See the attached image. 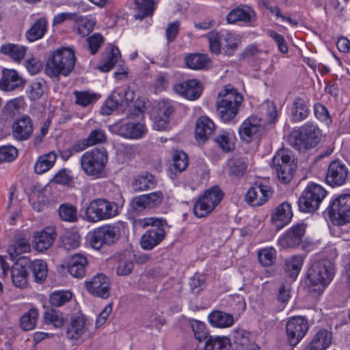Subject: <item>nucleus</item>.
I'll list each match as a JSON object with an SVG mask.
<instances>
[{
  "instance_id": "nucleus-1",
  "label": "nucleus",
  "mask_w": 350,
  "mask_h": 350,
  "mask_svg": "<svg viewBox=\"0 0 350 350\" xmlns=\"http://www.w3.org/2000/svg\"><path fill=\"white\" fill-rule=\"evenodd\" d=\"M75 60V51L72 47L57 49L47 59L45 67L46 74L57 80L61 76L67 77L74 69Z\"/></svg>"
},
{
  "instance_id": "nucleus-2",
  "label": "nucleus",
  "mask_w": 350,
  "mask_h": 350,
  "mask_svg": "<svg viewBox=\"0 0 350 350\" xmlns=\"http://www.w3.org/2000/svg\"><path fill=\"white\" fill-rule=\"evenodd\" d=\"M334 267L329 260L314 262L308 272L309 291L314 296L323 293L334 278Z\"/></svg>"
},
{
  "instance_id": "nucleus-3",
  "label": "nucleus",
  "mask_w": 350,
  "mask_h": 350,
  "mask_svg": "<svg viewBox=\"0 0 350 350\" xmlns=\"http://www.w3.org/2000/svg\"><path fill=\"white\" fill-rule=\"evenodd\" d=\"M217 110L220 120L225 123L237 116L243 98L237 90L230 85H225L218 93Z\"/></svg>"
},
{
  "instance_id": "nucleus-4",
  "label": "nucleus",
  "mask_w": 350,
  "mask_h": 350,
  "mask_svg": "<svg viewBox=\"0 0 350 350\" xmlns=\"http://www.w3.org/2000/svg\"><path fill=\"white\" fill-rule=\"evenodd\" d=\"M107 161V152L105 149L93 148L82 154L80 164L87 176L98 179L105 176Z\"/></svg>"
},
{
  "instance_id": "nucleus-5",
  "label": "nucleus",
  "mask_w": 350,
  "mask_h": 350,
  "mask_svg": "<svg viewBox=\"0 0 350 350\" xmlns=\"http://www.w3.org/2000/svg\"><path fill=\"white\" fill-rule=\"evenodd\" d=\"M120 207L117 203L104 198L92 200L85 211V219L92 223L107 220L117 216Z\"/></svg>"
},
{
  "instance_id": "nucleus-6",
  "label": "nucleus",
  "mask_w": 350,
  "mask_h": 350,
  "mask_svg": "<svg viewBox=\"0 0 350 350\" xmlns=\"http://www.w3.org/2000/svg\"><path fill=\"white\" fill-rule=\"evenodd\" d=\"M206 37L208 40L210 51L215 54L220 53L221 49L225 53L231 54L241 43L239 35L226 30L219 32L211 31Z\"/></svg>"
},
{
  "instance_id": "nucleus-7",
  "label": "nucleus",
  "mask_w": 350,
  "mask_h": 350,
  "mask_svg": "<svg viewBox=\"0 0 350 350\" xmlns=\"http://www.w3.org/2000/svg\"><path fill=\"white\" fill-rule=\"evenodd\" d=\"M322 133L318 126L311 122L305 123L297 135H292L290 143L299 151L316 146L321 141Z\"/></svg>"
},
{
  "instance_id": "nucleus-8",
  "label": "nucleus",
  "mask_w": 350,
  "mask_h": 350,
  "mask_svg": "<svg viewBox=\"0 0 350 350\" xmlns=\"http://www.w3.org/2000/svg\"><path fill=\"white\" fill-rule=\"evenodd\" d=\"M326 196L327 191L321 185L314 183H309L299 198V211L304 213L317 211Z\"/></svg>"
},
{
  "instance_id": "nucleus-9",
  "label": "nucleus",
  "mask_w": 350,
  "mask_h": 350,
  "mask_svg": "<svg viewBox=\"0 0 350 350\" xmlns=\"http://www.w3.org/2000/svg\"><path fill=\"white\" fill-rule=\"evenodd\" d=\"M124 222L107 224L96 228L91 236L90 244L96 250H99L103 245H111L115 243L121 234L122 228H124Z\"/></svg>"
},
{
  "instance_id": "nucleus-10",
  "label": "nucleus",
  "mask_w": 350,
  "mask_h": 350,
  "mask_svg": "<svg viewBox=\"0 0 350 350\" xmlns=\"http://www.w3.org/2000/svg\"><path fill=\"white\" fill-rule=\"evenodd\" d=\"M223 198V193L217 186L212 187L205 191L196 201L193 211L198 218H202L210 214L219 204Z\"/></svg>"
},
{
  "instance_id": "nucleus-11",
  "label": "nucleus",
  "mask_w": 350,
  "mask_h": 350,
  "mask_svg": "<svg viewBox=\"0 0 350 350\" xmlns=\"http://www.w3.org/2000/svg\"><path fill=\"white\" fill-rule=\"evenodd\" d=\"M273 165L281 182L287 183L291 180L295 165L290 150H278L273 158Z\"/></svg>"
},
{
  "instance_id": "nucleus-12",
  "label": "nucleus",
  "mask_w": 350,
  "mask_h": 350,
  "mask_svg": "<svg viewBox=\"0 0 350 350\" xmlns=\"http://www.w3.org/2000/svg\"><path fill=\"white\" fill-rule=\"evenodd\" d=\"M332 221L342 226L350 222V194L338 196L330 204L328 211Z\"/></svg>"
},
{
  "instance_id": "nucleus-13",
  "label": "nucleus",
  "mask_w": 350,
  "mask_h": 350,
  "mask_svg": "<svg viewBox=\"0 0 350 350\" xmlns=\"http://www.w3.org/2000/svg\"><path fill=\"white\" fill-rule=\"evenodd\" d=\"M176 110V104L169 99L159 100L152 116V127L157 131H165L168 128L170 117Z\"/></svg>"
},
{
  "instance_id": "nucleus-14",
  "label": "nucleus",
  "mask_w": 350,
  "mask_h": 350,
  "mask_svg": "<svg viewBox=\"0 0 350 350\" xmlns=\"http://www.w3.org/2000/svg\"><path fill=\"white\" fill-rule=\"evenodd\" d=\"M262 130L261 118L252 115L241 124L238 132L242 141L250 143L256 139Z\"/></svg>"
},
{
  "instance_id": "nucleus-15",
  "label": "nucleus",
  "mask_w": 350,
  "mask_h": 350,
  "mask_svg": "<svg viewBox=\"0 0 350 350\" xmlns=\"http://www.w3.org/2000/svg\"><path fill=\"white\" fill-rule=\"evenodd\" d=\"M273 191L270 187L261 183H255L247 190L245 198L246 202L252 206H260L267 202Z\"/></svg>"
},
{
  "instance_id": "nucleus-16",
  "label": "nucleus",
  "mask_w": 350,
  "mask_h": 350,
  "mask_svg": "<svg viewBox=\"0 0 350 350\" xmlns=\"http://www.w3.org/2000/svg\"><path fill=\"white\" fill-rule=\"evenodd\" d=\"M287 340L291 346L297 345L308 329V322L301 317H291L286 325Z\"/></svg>"
},
{
  "instance_id": "nucleus-17",
  "label": "nucleus",
  "mask_w": 350,
  "mask_h": 350,
  "mask_svg": "<svg viewBox=\"0 0 350 350\" xmlns=\"http://www.w3.org/2000/svg\"><path fill=\"white\" fill-rule=\"evenodd\" d=\"M306 230L304 224L293 225L278 239V245L281 249L293 248L298 246L302 241Z\"/></svg>"
},
{
  "instance_id": "nucleus-18",
  "label": "nucleus",
  "mask_w": 350,
  "mask_h": 350,
  "mask_svg": "<svg viewBox=\"0 0 350 350\" xmlns=\"http://www.w3.org/2000/svg\"><path fill=\"white\" fill-rule=\"evenodd\" d=\"M174 91L180 96L189 100H196L200 97L203 88L197 79H189L174 85Z\"/></svg>"
},
{
  "instance_id": "nucleus-19",
  "label": "nucleus",
  "mask_w": 350,
  "mask_h": 350,
  "mask_svg": "<svg viewBox=\"0 0 350 350\" xmlns=\"http://www.w3.org/2000/svg\"><path fill=\"white\" fill-rule=\"evenodd\" d=\"M348 174V168L345 163L338 160L333 161L328 167L325 181L332 187L341 186L346 182Z\"/></svg>"
},
{
  "instance_id": "nucleus-20",
  "label": "nucleus",
  "mask_w": 350,
  "mask_h": 350,
  "mask_svg": "<svg viewBox=\"0 0 350 350\" xmlns=\"http://www.w3.org/2000/svg\"><path fill=\"white\" fill-rule=\"evenodd\" d=\"M293 216L291 204L284 202L272 210L270 220L277 230H280L291 222Z\"/></svg>"
},
{
  "instance_id": "nucleus-21",
  "label": "nucleus",
  "mask_w": 350,
  "mask_h": 350,
  "mask_svg": "<svg viewBox=\"0 0 350 350\" xmlns=\"http://www.w3.org/2000/svg\"><path fill=\"white\" fill-rule=\"evenodd\" d=\"M57 237L53 226H47L44 229L36 231L33 235V244L35 250L39 252H44L49 250L53 244Z\"/></svg>"
},
{
  "instance_id": "nucleus-22",
  "label": "nucleus",
  "mask_w": 350,
  "mask_h": 350,
  "mask_svg": "<svg viewBox=\"0 0 350 350\" xmlns=\"http://www.w3.org/2000/svg\"><path fill=\"white\" fill-rule=\"evenodd\" d=\"M109 279L104 274L99 273L85 281L88 291L93 295L106 299L109 295Z\"/></svg>"
},
{
  "instance_id": "nucleus-23",
  "label": "nucleus",
  "mask_w": 350,
  "mask_h": 350,
  "mask_svg": "<svg viewBox=\"0 0 350 350\" xmlns=\"http://www.w3.org/2000/svg\"><path fill=\"white\" fill-rule=\"evenodd\" d=\"M30 263L29 258H21L20 262H15L11 269V278L12 284L21 289L27 288L28 272L27 267Z\"/></svg>"
},
{
  "instance_id": "nucleus-24",
  "label": "nucleus",
  "mask_w": 350,
  "mask_h": 350,
  "mask_svg": "<svg viewBox=\"0 0 350 350\" xmlns=\"http://www.w3.org/2000/svg\"><path fill=\"white\" fill-rule=\"evenodd\" d=\"M33 131L32 120L27 116L15 120L12 126V136L18 141L27 140L32 135Z\"/></svg>"
},
{
  "instance_id": "nucleus-25",
  "label": "nucleus",
  "mask_w": 350,
  "mask_h": 350,
  "mask_svg": "<svg viewBox=\"0 0 350 350\" xmlns=\"http://www.w3.org/2000/svg\"><path fill=\"white\" fill-rule=\"evenodd\" d=\"M165 226L151 227L140 239V246L145 250H151L158 245L165 237Z\"/></svg>"
},
{
  "instance_id": "nucleus-26",
  "label": "nucleus",
  "mask_w": 350,
  "mask_h": 350,
  "mask_svg": "<svg viewBox=\"0 0 350 350\" xmlns=\"http://www.w3.org/2000/svg\"><path fill=\"white\" fill-rule=\"evenodd\" d=\"M29 239L25 235H18L14 242L8 247V253L12 261L20 262L21 258H28L23 254L30 252Z\"/></svg>"
},
{
  "instance_id": "nucleus-27",
  "label": "nucleus",
  "mask_w": 350,
  "mask_h": 350,
  "mask_svg": "<svg viewBox=\"0 0 350 350\" xmlns=\"http://www.w3.org/2000/svg\"><path fill=\"white\" fill-rule=\"evenodd\" d=\"M21 211L19 191L16 186H12L9 192L6 213L11 224H14L16 221L20 218Z\"/></svg>"
},
{
  "instance_id": "nucleus-28",
  "label": "nucleus",
  "mask_w": 350,
  "mask_h": 350,
  "mask_svg": "<svg viewBox=\"0 0 350 350\" xmlns=\"http://www.w3.org/2000/svg\"><path fill=\"white\" fill-rule=\"evenodd\" d=\"M2 78L0 80V90L3 91H12L16 88L23 87L24 80L14 69H3Z\"/></svg>"
},
{
  "instance_id": "nucleus-29",
  "label": "nucleus",
  "mask_w": 350,
  "mask_h": 350,
  "mask_svg": "<svg viewBox=\"0 0 350 350\" xmlns=\"http://www.w3.org/2000/svg\"><path fill=\"white\" fill-rule=\"evenodd\" d=\"M86 321L83 314H76L71 317L67 325L66 336L72 340L81 338L86 332Z\"/></svg>"
},
{
  "instance_id": "nucleus-30",
  "label": "nucleus",
  "mask_w": 350,
  "mask_h": 350,
  "mask_svg": "<svg viewBox=\"0 0 350 350\" xmlns=\"http://www.w3.org/2000/svg\"><path fill=\"white\" fill-rule=\"evenodd\" d=\"M88 263V260L85 255L75 254L68 259L66 269L72 277L82 278L85 275V267Z\"/></svg>"
},
{
  "instance_id": "nucleus-31",
  "label": "nucleus",
  "mask_w": 350,
  "mask_h": 350,
  "mask_svg": "<svg viewBox=\"0 0 350 350\" xmlns=\"http://www.w3.org/2000/svg\"><path fill=\"white\" fill-rule=\"evenodd\" d=\"M332 333L325 329L318 331L304 350H326L332 344Z\"/></svg>"
},
{
  "instance_id": "nucleus-32",
  "label": "nucleus",
  "mask_w": 350,
  "mask_h": 350,
  "mask_svg": "<svg viewBox=\"0 0 350 350\" xmlns=\"http://www.w3.org/2000/svg\"><path fill=\"white\" fill-rule=\"evenodd\" d=\"M163 200L161 191H154L134 198L133 204L136 208H152L159 206Z\"/></svg>"
},
{
  "instance_id": "nucleus-33",
  "label": "nucleus",
  "mask_w": 350,
  "mask_h": 350,
  "mask_svg": "<svg viewBox=\"0 0 350 350\" xmlns=\"http://www.w3.org/2000/svg\"><path fill=\"white\" fill-rule=\"evenodd\" d=\"M255 18V12L250 7H237L232 10L226 16L228 24H234L238 22L250 23Z\"/></svg>"
},
{
  "instance_id": "nucleus-34",
  "label": "nucleus",
  "mask_w": 350,
  "mask_h": 350,
  "mask_svg": "<svg viewBox=\"0 0 350 350\" xmlns=\"http://www.w3.org/2000/svg\"><path fill=\"white\" fill-rule=\"evenodd\" d=\"M215 129L214 122L208 116L200 117L196 121L195 135L199 142H204L213 133Z\"/></svg>"
},
{
  "instance_id": "nucleus-35",
  "label": "nucleus",
  "mask_w": 350,
  "mask_h": 350,
  "mask_svg": "<svg viewBox=\"0 0 350 350\" xmlns=\"http://www.w3.org/2000/svg\"><path fill=\"white\" fill-rule=\"evenodd\" d=\"M120 58V51L116 46H111L102 55L101 60L97 68L103 72L110 71Z\"/></svg>"
},
{
  "instance_id": "nucleus-36",
  "label": "nucleus",
  "mask_w": 350,
  "mask_h": 350,
  "mask_svg": "<svg viewBox=\"0 0 350 350\" xmlns=\"http://www.w3.org/2000/svg\"><path fill=\"white\" fill-rule=\"evenodd\" d=\"M187 68L193 70H202L208 68L211 60L207 55L202 53H191L184 58Z\"/></svg>"
},
{
  "instance_id": "nucleus-37",
  "label": "nucleus",
  "mask_w": 350,
  "mask_h": 350,
  "mask_svg": "<svg viewBox=\"0 0 350 350\" xmlns=\"http://www.w3.org/2000/svg\"><path fill=\"white\" fill-rule=\"evenodd\" d=\"M146 131V127L142 122H129L122 124L119 129L120 135L129 139H139Z\"/></svg>"
},
{
  "instance_id": "nucleus-38",
  "label": "nucleus",
  "mask_w": 350,
  "mask_h": 350,
  "mask_svg": "<svg viewBox=\"0 0 350 350\" xmlns=\"http://www.w3.org/2000/svg\"><path fill=\"white\" fill-rule=\"evenodd\" d=\"M230 341L226 336H209L204 343L198 344L196 350H229Z\"/></svg>"
},
{
  "instance_id": "nucleus-39",
  "label": "nucleus",
  "mask_w": 350,
  "mask_h": 350,
  "mask_svg": "<svg viewBox=\"0 0 350 350\" xmlns=\"http://www.w3.org/2000/svg\"><path fill=\"white\" fill-rule=\"evenodd\" d=\"M310 113L308 102L303 98H296L291 108V120L299 122L306 119Z\"/></svg>"
},
{
  "instance_id": "nucleus-40",
  "label": "nucleus",
  "mask_w": 350,
  "mask_h": 350,
  "mask_svg": "<svg viewBox=\"0 0 350 350\" xmlns=\"http://www.w3.org/2000/svg\"><path fill=\"white\" fill-rule=\"evenodd\" d=\"M208 320L213 327L219 328L230 327L234 323L232 315L220 310H215L210 313Z\"/></svg>"
},
{
  "instance_id": "nucleus-41",
  "label": "nucleus",
  "mask_w": 350,
  "mask_h": 350,
  "mask_svg": "<svg viewBox=\"0 0 350 350\" xmlns=\"http://www.w3.org/2000/svg\"><path fill=\"white\" fill-rule=\"evenodd\" d=\"M27 47L13 43H7L0 47V52L10 57L16 63H20L25 57Z\"/></svg>"
},
{
  "instance_id": "nucleus-42",
  "label": "nucleus",
  "mask_w": 350,
  "mask_h": 350,
  "mask_svg": "<svg viewBox=\"0 0 350 350\" xmlns=\"http://www.w3.org/2000/svg\"><path fill=\"white\" fill-rule=\"evenodd\" d=\"M47 31V21L41 18L36 21L26 31L25 38L29 42H36L44 37Z\"/></svg>"
},
{
  "instance_id": "nucleus-43",
  "label": "nucleus",
  "mask_w": 350,
  "mask_h": 350,
  "mask_svg": "<svg viewBox=\"0 0 350 350\" xmlns=\"http://www.w3.org/2000/svg\"><path fill=\"white\" fill-rule=\"evenodd\" d=\"M156 6L155 0H135L133 6L135 18L142 19L152 15Z\"/></svg>"
},
{
  "instance_id": "nucleus-44",
  "label": "nucleus",
  "mask_w": 350,
  "mask_h": 350,
  "mask_svg": "<svg viewBox=\"0 0 350 350\" xmlns=\"http://www.w3.org/2000/svg\"><path fill=\"white\" fill-rule=\"evenodd\" d=\"M155 184L153 175L148 172H142L134 178L132 187L135 191H143L154 187Z\"/></svg>"
},
{
  "instance_id": "nucleus-45",
  "label": "nucleus",
  "mask_w": 350,
  "mask_h": 350,
  "mask_svg": "<svg viewBox=\"0 0 350 350\" xmlns=\"http://www.w3.org/2000/svg\"><path fill=\"white\" fill-rule=\"evenodd\" d=\"M57 159L55 152H50L39 157L34 165L35 172L42 174L53 167Z\"/></svg>"
},
{
  "instance_id": "nucleus-46",
  "label": "nucleus",
  "mask_w": 350,
  "mask_h": 350,
  "mask_svg": "<svg viewBox=\"0 0 350 350\" xmlns=\"http://www.w3.org/2000/svg\"><path fill=\"white\" fill-rule=\"evenodd\" d=\"M215 141L224 151L230 152L234 148L236 137L231 130L221 131L215 137Z\"/></svg>"
},
{
  "instance_id": "nucleus-47",
  "label": "nucleus",
  "mask_w": 350,
  "mask_h": 350,
  "mask_svg": "<svg viewBox=\"0 0 350 350\" xmlns=\"http://www.w3.org/2000/svg\"><path fill=\"white\" fill-rule=\"evenodd\" d=\"M258 112L261 116V120L264 119L268 123L274 122L279 114L275 104L269 100H266L260 105Z\"/></svg>"
},
{
  "instance_id": "nucleus-48",
  "label": "nucleus",
  "mask_w": 350,
  "mask_h": 350,
  "mask_svg": "<svg viewBox=\"0 0 350 350\" xmlns=\"http://www.w3.org/2000/svg\"><path fill=\"white\" fill-rule=\"evenodd\" d=\"M29 266L36 282L40 283L46 280L48 274V266L45 261L36 259L32 262L30 261Z\"/></svg>"
},
{
  "instance_id": "nucleus-49",
  "label": "nucleus",
  "mask_w": 350,
  "mask_h": 350,
  "mask_svg": "<svg viewBox=\"0 0 350 350\" xmlns=\"http://www.w3.org/2000/svg\"><path fill=\"white\" fill-rule=\"evenodd\" d=\"M304 258L301 256H294L286 260L285 271L291 278L295 280L302 267Z\"/></svg>"
},
{
  "instance_id": "nucleus-50",
  "label": "nucleus",
  "mask_w": 350,
  "mask_h": 350,
  "mask_svg": "<svg viewBox=\"0 0 350 350\" xmlns=\"http://www.w3.org/2000/svg\"><path fill=\"white\" fill-rule=\"evenodd\" d=\"M73 297V293L69 290L55 291L49 295V302L55 307H60L70 301Z\"/></svg>"
},
{
  "instance_id": "nucleus-51",
  "label": "nucleus",
  "mask_w": 350,
  "mask_h": 350,
  "mask_svg": "<svg viewBox=\"0 0 350 350\" xmlns=\"http://www.w3.org/2000/svg\"><path fill=\"white\" fill-rule=\"evenodd\" d=\"M77 26V31L81 36H86L90 33L95 25V20L91 16H77L75 19Z\"/></svg>"
},
{
  "instance_id": "nucleus-52",
  "label": "nucleus",
  "mask_w": 350,
  "mask_h": 350,
  "mask_svg": "<svg viewBox=\"0 0 350 350\" xmlns=\"http://www.w3.org/2000/svg\"><path fill=\"white\" fill-rule=\"evenodd\" d=\"M38 310L36 308H31L25 312L21 318L20 324L23 330L29 331L36 327L38 317Z\"/></svg>"
},
{
  "instance_id": "nucleus-53",
  "label": "nucleus",
  "mask_w": 350,
  "mask_h": 350,
  "mask_svg": "<svg viewBox=\"0 0 350 350\" xmlns=\"http://www.w3.org/2000/svg\"><path fill=\"white\" fill-rule=\"evenodd\" d=\"M75 103L82 107H87L97 101L100 95L90 91H75Z\"/></svg>"
},
{
  "instance_id": "nucleus-54",
  "label": "nucleus",
  "mask_w": 350,
  "mask_h": 350,
  "mask_svg": "<svg viewBox=\"0 0 350 350\" xmlns=\"http://www.w3.org/2000/svg\"><path fill=\"white\" fill-rule=\"evenodd\" d=\"M257 254L259 262L264 267L271 266L275 261L276 250L272 247L261 248Z\"/></svg>"
},
{
  "instance_id": "nucleus-55",
  "label": "nucleus",
  "mask_w": 350,
  "mask_h": 350,
  "mask_svg": "<svg viewBox=\"0 0 350 350\" xmlns=\"http://www.w3.org/2000/svg\"><path fill=\"white\" fill-rule=\"evenodd\" d=\"M134 268L133 257L131 254H125L118 262L116 273L118 275H127Z\"/></svg>"
},
{
  "instance_id": "nucleus-56",
  "label": "nucleus",
  "mask_w": 350,
  "mask_h": 350,
  "mask_svg": "<svg viewBox=\"0 0 350 350\" xmlns=\"http://www.w3.org/2000/svg\"><path fill=\"white\" fill-rule=\"evenodd\" d=\"M44 323L52 325L55 328H60L64 323V317L62 312L55 310H49L44 314Z\"/></svg>"
},
{
  "instance_id": "nucleus-57",
  "label": "nucleus",
  "mask_w": 350,
  "mask_h": 350,
  "mask_svg": "<svg viewBox=\"0 0 350 350\" xmlns=\"http://www.w3.org/2000/svg\"><path fill=\"white\" fill-rule=\"evenodd\" d=\"M59 215L66 221L73 222L77 219V210L76 207L69 204H62L59 206Z\"/></svg>"
},
{
  "instance_id": "nucleus-58",
  "label": "nucleus",
  "mask_w": 350,
  "mask_h": 350,
  "mask_svg": "<svg viewBox=\"0 0 350 350\" xmlns=\"http://www.w3.org/2000/svg\"><path fill=\"white\" fill-rule=\"evenodd\" d=\"M46 90V83L42 81H33L29 85L28 97L31 100L40 99Z\"/></svg>"
},
{
  "instance_id": "nucleus-59",
  "label": "nucleus",
  "mask_w": 350,
  "mask_h": 350,
  "mask_svg": "<svg viewBox=\"0 0 350 350\" xmlns=\"http://www.w3.org/2000/svg\"><path fill=\"white\" fill-rule=\"evenodd\" d=\"M120 98L121 106H129L135 98V92L129 86H122L115 90Z\"/></svg>"
},
{
  "instance_id": "nucleus-60",
  "label": "nucleus",
  "mask_w": 350,
  "mask_h": 350,
  "mask_svg": "<svg viewBox=\"0 0 350 350\" xmlns=\"http://www.w3.org/2000/svg\"><path fill=\"white\" fill-rule=\"evenodd\" d=\"M173 166L174 169L182 172L188 166L189 159L187 154L182 150H175L173 153Z\"/></svg>"
},
{
  "instance_id": "nucleus-61",
  "label": "nucleus",
  "mask_w": 350,
  "mask_h": 350,
  "mask_svg": "<svg viewBox=\"0 0 350 350\" xmlns=\"http://www.w3.org/2000/svg\"><path fill=\"white\" fill-rule=\"evenodd\" d=\"M18 156V150L14 146L5 145L0 146V163L12 162Z\"/></svg>"
},
{
  "instance_id": "nucleus-62",
  "label": "nucleus",
  "mask_w": 350,
  "mask_h": 350,
  "mask_svg": "<svg viewBox=\"0 0 350 350\" xmlns=\"http://www.w3.org/2000/svg\"><path fill=\"white\" fill-rule=\"evenodd\" d=\"M81 242L80 236L76 232H66L62 239V245L67 250L77 248Z\"/></svg>"
},
{
  "instance_id": "nucleus-63",
  "label": "nucleus",
  "mask_w": 350,
  "mask_h": 350,
  "mask_svg": "<svg viewBox=\"0 0 350 350\" xmlns=\"http://www.w3.org/2000/svg\"><path fill=\"white\" fill-rule=\"evenodd\" d=\"M118 105H120V98L114 90L102 107L101 113L103 115H109L118 107Z\"/></svg>"
},
{
  "instance_id": "nucleus-64",
  "label": "nucleus",
  "mask_w": 350,
  "mask_h": 350,
  "mask_svg": "<svg viewBox=\"0 0 350 350\" xmlns=\"http://www.w3.org/2000/svg\"><path fill=\"white\" fill-rule=\"evenodd\" d=\"M24 106V100L21 97H18L8 101L5 106V111L10 116H14Z\"/></svg>"
}]
</instances>
